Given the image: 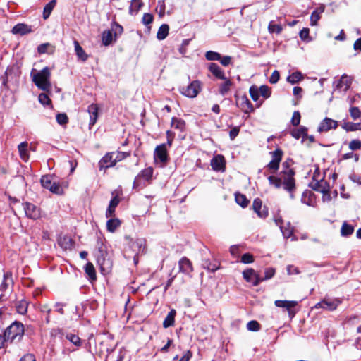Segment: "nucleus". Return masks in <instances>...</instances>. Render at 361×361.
I'll use <instances>...</instances> for the list:
<instances>
[{"instance_id":"nucleus-36","label":"nucleus","mask_w":361,"mask_h":361,"mask_svg":"<svg viewBox=\"0 0 361 361\" xmlns=\"http://www.w3.org/2000/svg\"><path fill=\"white\" fill-rule=\"evenodd\" d=\"M171 127L179 130L180 131H183L185 128V121L179 118L173 117L171 119Z\"/></svg>"},{"instance_id":"nucleus-26","label":"nucleus","mask_w":361,"mask_h":361,"mask_svg":"<svg viewBox=\"0 0 361 361\" xmlns=\"http://www.w3.org/2000/svg\"><path fill=\"white\" fill-rule=\"evenodd\" d=\"M88 112L90 114V126H92L95 124L98 116V107L96 104H91L88 106Z\"/></svg>"},{"instance_id":"nucleus-54","label":"nucleus","mask_w":361,"mask_h":361,"mask_svg":"<svg viewBox=\"0 0 361 361\" xmlns=\"http://www.w3.org/2000/svg\"><path fill=\"white\" fill-rule=\"evenodd\" d=\"M349 148L353 150H358L361 148V141L359 140H353L349 143Z\"/></svg>"},{"instance_id":"nucleus-11","label":"nucleus","mask_w":361,"mask_h":361,"mask_svg":"<svg viewBox=\"0 0 361 361\" xmlns=\"http://www.w3.org/2000/svg\"><path fill=\"white\" fill-rule=\"evenodd\" d=\"M341 303L339 298H324L319 302L314 305L315 309L322 308L329 311L335 310Z\"/></svg>"},{"instance_id":"nucleus-4","label":"nucleus","mask_w":361,"mask_h":361,"mask_svg":"<svg viewBox=\"0 0 361 361\" xmlns=\"http://www.w3.org/2000/svg\"><path fill=\"white\" fill-rule=\"evenodd\" d=\"M126 239L128 240V247L125 250L126 254H131L134 255L133 259L135 264L137 263V256L139 253H142L145 251V240L142 238H137L136 240H133L130 238L129 237H126Z\"/></svg>"},{"instance_id":"nucleus-18","label":"nucleus","mask_w":361,"mask_h":361,"mask_svg":"<svg viewBox=\"0 0 361 361\" xmlns=\"http://www.w3.org/2000/svg\"><path fill=\"white\" fill-rule=\"evenodd\" d=\"M252 207L254 211L257 214L260 218H265L268 216V209L266 207L262 208V200L259 198H256L253 201Z\"/></svg>"},{"instance_id":"nucleus-22","label":"nucleus","mask_w":361,"mask_h":361,"mask_svg":"<svg viewBox=\"0 0 361 361\" xmlns=\"http://www.w3.org/2000/svg\"><path fill=\"white\" fill-rule=\"evenodd\" d=\"M209 71L218 79H226L224 71L214 63H212L209 66Z\"/></svg>"},{"instance_id":"nucleus-58","label":"nucleus","mask_w":361,"mask_h":361,"mask_svg":"<svg viewBox=\"0 0 361 361\" xmlns=\"http://www.w3.org/2000/svg\"><path fill=\"white\" fill-rule=\"evenodd\" d=\"M203 267L204 269H207V270L210 271H215L219 269V266L216 264H212L211 262H209L208 261H205L203 264Z\"/></svg>"},{"instance_id":"nucleus-8","label":"nucleus","mask_w":361,"mask_h":361,"mask_svg":"<svg viewBox=\"0 0 361 361\" xmlns=\"http://www.w3.org/2000/svg\"><path fill=\"white\" fill-rule=\"evenodd\" d=\"M274 222L279 227L284 238H292V240H298L297 237L293 235L294 228L290 222L284 223L283 219L279 216L274 217Z\"/></svg>"},{"instance_id":"nucleus-9","label":"nucleus","mask_w":361,"mask_h":361,"mask_svg":"<svg viewBox=\"0 0 361 361\" xmlns=\"http://www.w3.org/2000/svg\"><path fill=\"white\" fill-rule=\"evenodd\" d=\"M202 90V83L199 80H193L188 86L180 89L181 94L188 98H195Z\"/></svg>"},{"instance_id":"nucleus-53","label":"nucleus","mask_w":361,"mask_h":361,"mask_svg":"<svg viewBox=\"0 0 361 361\" xmlns=\"http://www.w3.org/2000/svg\"><path fill=\"white\" fill-rule=\"evenodd\" d=\"M39 102L42 105H49L51 103V99L45 93H41L38 97Z\"/></svg>"},{"instance_id":"nucleus-31","label":"nucleus","mask_w":361,"mask_h":361,"mask_svg":"<svg viewBox=\"0 0 361 361\" xmlns=\"http://www.w3.org/2000/svg\"><path fill=\"white\" fill-rule=\"evenodd\" d=\"M313 195H314L311 191L305 190L302 195V203L310 207H314V201L312 197Z\"/></svg>"},{"instance_id":"nucleus-23","label":"nucleus","mask_w":361,"mask_h":361,"mask_svg":"<svg viewBox=\"0 0 361 361\" xmlns=\"http://www.w3.org/2000/svg\"><path fill=\"white\" fill-rule=\"evenodd\" d=\"M120 200L117 196L114 197L109 204V207L106 211V217L110 218L114 215L116 207L119 204Z\"/></svg>"},{"instance_id":"nucleus-40","label":"nucleus","mask_w":361,"mask_h":361,"mask_svg":"<svg viewBox=\"0 0 361 361\" xmlns=\"http://www.w3.org/2000/svg\"><path fill=\"white\" fill-rule=\"evenodd\" d=\"M111 31L112 32V33L114 35V40H116L117 37L118 36L121 35V34L123 33V27L121 25H119L118 23H116V22H114L111 25Z\"/></svg>"},{"instance_id":"nucleus-25","label":"nucleus","mask_w":361,"mask_h":361,"mask_svg":"<svg viewBox=\"0 0 361 361\" xmlns=\"http://www.w3.org/2000/svg\"><path fill=\"white\" fill-rule=\"evenodd\" d=\"M20 157L24 161H27L29 159L28 153V143L27 142H21L18 146Z\"/></svg>"},{"instance_id":"nucleus-63","label":"nucleus","mask_w":361,"mask_h":361,"mask_svg":"<svg viewBox=\"0 0 361 361\" xmlns=\"http://www.w3.org/2000/svg\"><path fill=\"white\" fill-rule=\"evenodd\" d=\"M310 30L308 28H303L300 32V37L302 40H307L309 37Z\"/></svg>"},{"instance_id":"nucleus-56","label":"nucleus","mask_w":361,"mask_h":361,"mask_svg":"<svg viewBox=\"0 0 361 361\" xmlns=\"http://www.w3.org/2000/svg\"><path fill=\"white\" fill-rule=\"evenodd\" d=\"M300 118H301V116H300V112L298 111H294L292 118H291V123L294 126H298L300 124Z\"/></svg>"},{"instance_id":"nucleus-33","label":"nucleus","mask_w":361,"mask_h":361,"mask_svg":"<svg viewBox=\"0 0 361 361\" xmlns=\"http://www.w3.org/2000/svg\"><path fill=\"white\" fill-rule=\"evenodd\" d=\"M75 51L77 56L82 61L87 59V54L85 53L82 47L80 45L79 42L76 40L74 41Z\"/></svg>"},{"instance_id":"nucleus-34","label":"nucleus","mask_w":361,"mask_h":361,"mask_svg":"<svg viewBox=\"0 0 361 361\" xmlns=\"http://www.w3.org/2000/svg\"><path fill=\"white\" fill-rule=\"evenodd\" d=\"M298 305V302L295 300H288L285 309L288 313L290 319L293 318L297 312L295 307Z\"/></svg>"},{"instance_id":"nucleus-57","label":"nucleus","mask_w":361,"mask_h":361,"mask_svg":"<svg viewBox=\"0 0 361 361\" xmlns=\"http://www.w3.org/2000/svg\"><path fill=\"white\" fill-rule=\"evenodd\" d=\"M153 16L150 13H146L143 15L142 21L144 25H149L153 22Z\"/></svg>"},{"instance_id":"nucleus-59","label":"nucleus","mask_w":361,"mask_h":361,"mask_svg":"<svg viewBox=\"0 0 361 361\" xmlns=\"http://www.w3.org/2000/svg\"><path fill=\"white\" fill-rule=\"evenodd\" d=\"M268 29L270 32H276L277 34H279L282 30L280 25L272 24V23H269Z\"/></svg>"},{"instance_id":"nucleus-35","label":"nucleus","mask_w":361,"mask_h":361,"mask_svg":"<svg viewBox=\"0 0 361 361\" xmlns=\"http://www.w3.org/2000/svg\"><path fill=\"white\" fill-rule=\"evenodd\" d=\"M85 271L88 276L90 281H95L97 279L96 271L94 265L91 262H88L85 266Z\"/></svg>"},{"instance_id":"nucleus-38","label":"nucleus","mask_w":361,"mask_h":361,"mask_svg":"<svg viewBox=\"0 0 361 361\" xmlns=\"http://www.w3.org/2000/svg\"><path fill=\"white\" fill-rule=\"evenodd\" d=\"M169 27L168 25H166V24L161 25L159 27L157 34V39L159 40L164 39L167 37V35L169 34Z\"/></svg>"},{"instance_id":"nucleus-48","label":"nucleus","mask_w":361,"mask_h":361,"mask_svg":"<svg viewBox=\"0 0 361 361\" xmlns=\"http://www.w3.org/2000/svg\"><path fill=\"white\" fill-rule=\"evenodd\" d=\"M111 154H113V159H114L115 164L118 161H120L124 159L127 156V154L126 152H111Z\"/></svg>"},{"instance_id":"nucleus-1","label":"nucleus","mask_w":361,"mask_h":361,"mask_svg":"<svg viewBox=\"0 0 361 361\" xmlns=\"http://www.w3.org/2000/svg\"><path fill=\"white\" fill-rule=\"evenodd\" d=\"M283 170L280 172L278 176H269L268 177L269 183L274 188L279 189L281 187L289 193L290 198H295V191L296 189L295 180L294 178L295 171L290 169L287 161L283 163Z\"/></svg>"},{"instance_id":"nucleus-61","label":"nucleus","mask_w":361,"mask_h":361,"mask_svg":"<svg viewBox=\"0 0 361 361\" xmlns=\"http://www.w3.org/2000/svg\"><path fill=\"white\" fill-rule=\"evenodd\" d=\"M320 15L313 11L310 16V25L314 26L317 24V22L320 19Z\"/></svg>"},{"instance_id":"nucleus-37","label":"nucleus","mask_w":361,"mask_h":361,"mask_svg":"<svg viewBox=\"0 0 361 361\" xmlns=\"http://www.w3.org/2000/svg\"><path fill=\"white\" fill-rule=\"evenodd\" d=\"M354 231L353 226L348 224L347 222H343L341 228V235L343 237H348L353 234Z\"/></svg>"},{"instance_id":"nucleus-17","label":"nucleus","mask_w":361,"mask_h":361,"mask_svg":"<svg viewBox=\"0 0 361 361\" xmlns=\"http://www.w3.org/2000/svg\"><path fill=\"white\" fill-rule=\"evenodd\" d=\"M154 158L159 160L161 163H164L168 159L166 145L162 144L157 146L154 151Z\"/></svg>"},{"instance_id":"nucleus-32","label":"nucleus","mask_w":361,"mask_h":361,"mask_svg":"<svg viewBox=\"0 0 361 361\" xmlns=\"http://www.w3.org/2000/svg\"><path fill=\"white\" fill-rule=\"evenodd\" d=\"M351 82H352V80L349 76H348L346 75H343L341 78V79L337 85V87L340 89H342L343 91H346L350 87V86L351 85Z\"/></svg>"},{"instance_id":"nucleus-51","label":"nucleus","mask_w":361,"mask_h":361,"mask_svg":"<svg viewBox=\"0 0 361 361\" xmlns=\"http://www.w3.org/2000/svg\"><path fill=\"white\" fill-rule=\"evenodd\" d=\"M258 90H259V94L264 98H268L270 97L271 92H270V89L268 86L262 85L259 87V89H258Z\"/></svg>"},{"instance_id":"nucleus-50","label":"nucleus","mask_w":361,"mask_h":361,"mask_svg":"<svg viewBox=\"0 0 361 361\" xmlns=\"http://www.w3.org/2000/svg\"><path fill=\"white\" fill-rule=\"evenodd\" d=\"M275 274V269L274 268L269 267L265 269L264 271V277H261L262 281L269 280L271 279Z\"/></svg>"},{"instance_id":"nucleus-45","label":"nucleus","mask_w":361,"mask_h":361,"mask_svg":"<svg viewBox=\"0 0 361 361\" xmlns=\"http://www.w3.org/2000/svg\"><path fill=\"white\" fill-rule=\"evenodd\" d=\"M342 128L347 131H356L358 130V123H354L352 122H344L342 124Z\"/></svg>"},{"instance_id":"nucleus-47","label":"nucleus","mask_w":361,"mask_h":361,"mask_svg":"<svg viewBox=\"0 0 361 361\" xmlns=\"http://www.w3.org/2000/svg\"><path fill=\"white\" fill-rule=\"evenodd\" d=\"M247 328L249 331H257L260 329V324L258 322L252 320L247 324Z\"/></svg>"},{"instance_id":"nucleus-28","label":"nucleus","mask_w":361,"mask_h":361,"mask_svg":"<svg viewBox=\"0 0 361 361\" xmlns=\"http://www.w3.org/2000/svg\"><path fill=\"white\" fill-rule=\"evenodd\" d=\"M121 221L118 218H111L106 222V229L110 233H114L120 227Z\"/></svg>"},{"instance_id":"nucleus-10","label":"nucleus","mask_w":361,"mask_h":361,"mask_svg":"<svg viewBox=\"0 0 361 361\" xmlns=\"http://www.w3.org/2000/svg\"><path fill=\"white\" fill-rule=\"evenodd\" d=\"M270 154L271 156V160L269 161V163L267 165L266 167L271 173H275L279 169V164L280 162L281 161L283 152L281 149L277 148L274 151L271 152Z\"/></svg>"},{"instance_id":"nucleus-6","label":"nucleus","mask_w":361,"mask_h":361,"mask_svg":"<svg viewBox=\"0 0 361 361\" xmlns=\"http://www.w3.org/2000/svg\"><path fill=\"white\" fill-rule=\"evenodd\" d=\"M309 185L312 190L322 193V199L324 200H325L326 193L329 192L331 188L329 183L323 177L319 178L315 175H313L312 180L310 183Z\"/></svg>"},{"instance_id":"nucleus-44","label":"nucleus","mask_w":361,"mask_h":361,"mask_svg":"<svg viewBox=\"0 0 361 361\" xmlns=\"http://www.w3.org/2000/svg\"><path fill=\"white\" fill-rule=\"evenodd\" d=\"M66 338L72 343H73L76 346H80L81 345V340L80 338L75 334H68L66 336Z\"/></svg>"},{"instance_id":"nucleus-27","label":"nucleus","mask_w":361,"mask_h":361,"mask_svg":"<svg viewBox=\"0 0 361 361\" xmlns=\"http://www.w3.org/2000/svg\"><path fill=\"white\" fill-rule=\"evenodd\" d=\"M290 135L295 139L304 138L307 136V128L305 126H300L290 130Z\"/></svg>"},{"instance_id":"nucleus-15","label":"nucleus","mask_w":361,"mask_h":361,"mask_svg":"<svg viewBox=\"0 0 361 361\" xmlns=\"http://www.w3.org/2000/svg\"><path fill=\"white\" fill-rule=\"evenodd\" d=\"M338 126V122L329 118H325L322 120L318 127V131L327 132L331 129H336Z\"/></svg>"},{"instance_id":"nucleus-5","label":"nucleus","mask_w":361,"mask_h":361,"mask_svg":"<svg viewBox=\"0 0 361 361\" xmlns=\"http://www.w3.org/2000/svg\"><path fill=\"white\" fill-rule=\"evenodd\" d=\"M153 176V169L148 167L141 171L135 178L133 182L134 189H140L146 185V183H150Z\"/></svg>"},{"instance_id":"nucleus-7","label":"nucleus","mask_w":361,"mask_h":361,"mask_svg":"<svg viewBox=\"0 0 361 361\" xmlns=\"http://www.w3.org/2000/svg\"><path fill=\"white\" fill-rule=\"evenodd\" d=\"M40 182L43 188L49 190L53 193L61 195L63 192L61 185L59 182L54 181L51 176H43Z\"/></svg>"},{"instance_id":"nucleus-24","label":"nucleus","mask_w":361,"mask_h":361,"mask_svg":"<svg viewBox=\"0 0 361 361\" xmlns=\"http://www.w3.org/2000/svg\"><path fill=\"white\" fill-rule=\"evenodd\" d=\"M224 82L219 87V92L222 96H226L230 92L233 82L230 79L226 77V79H222Z\"/></svg>"},{"instance_id":"nucleus-21","label":"nucleus","mask_w":361,"mask_h":361,"mask_svg":"<svg viewBox=\"0 0 361 361\" xmlns=\"http://www.w3.org/2000/svg\"><path fill=\"white\" fill-rule=\"evenodd\" d=\"M238 102L241 109L245 114H249L254 111V107L246 95H243L240 98H239V100Z\"/></svg>"},{"instance_id":"nucleus-62","label":"nucleus","mask_w":361,"mask_h":361,"mask_svg":"<svg viewBox=\"0 0 361 361\" xmlns=\"http://www.w3.org/2000/svg\"><path fill=\"white\" fill-rule=\"evenodd\" d=\"M279 78H280L279 72L278 71H274L269 78V82L271 84H275L279 81Z\"/></svg>"},{"instance_id":"nucleus-19","label":"nucleus","mask_w":361,"mask_h":361,"mask_svg":"<svg viewBox=\"0 0 361 361\" xmlns=\"http://www.w3.org/2000/svg\"><path fill=\"white\" fill-rule=\"evenodd\" d=\"M114 165L113 154L111 152L106 154L99 161V169L100 171L112 167Z\"/></svg>"},{"instance_id":"nucleus-46","label":"nucleus","mask_w":361,"mask_h":361,"mask_svg":"<svg viewBox=\"0 0 361 361\" xmlns=\"http://www.w3.org/2000/svg\"><path fill=\"white\" fill-rule=\"evenodd\" d=\"M251 98L253 101L257 102L259 98V92L257 87L252 85L250 87L249 90Z\"/></svg>"},{"instance_id":"nucleus-30","label":"nucleus","mask_w":361,"mask_h":361,"mask_svg":"<svg viewBox=\"0 0 361 361\" xmlns=\"http://www.w3.org/2000/svg\"><path fill=\"white\" fill-rule=\"evenodd\" d=\"M102 44L105 46L110 45L114 40V35L110 30H104L102 35Z\"/></svg>"},{"instance_id":"nucleus-16","label":"nucleus","mask_w":361,"mask_h":361,"mask_svg":"<svg viewBox=\"0 0 361 361\" xmlns=\"http://www.w3.org/2000/svg\"><path fill=\"white\" fill-rule=\"evenodd\" d=\"M32 31V26L25 23H18L11 30L12 34L21 36L30 34Z\"/></svg>"},{"instance_id":"nucleus-3","label":"nucleus","mask_w":361,"mask_h":361,"mask_svg":"<svg viewBox=\"0 0 361 361\" xmlns=\"http://www.w3.org/2000/svg\"><path fill=\"white\" fill-rule=\"evenodd\" d=\"M23 334L24 327L23 324L19 322H13L4 332V335L8 343L20 341Z\"/></svg>"},{"instance_id":"nucleus-52","label":"nucleus","mask_w":361,"mask_h":361,"mask_svg":"<svg viewBox=\"0 0 361 361\" xmlns=\"http://www.w3.org/2000/svg\"><path fill=\"white\" fill-rule=\"evenodd\" d=\"M350 114L353 119L356 120L360 117L361 111L357 107L353 106L350 109Z\"/></svg>"},{"instance_id":"nucleus-42","label":"nucleus","mask_w":361,"mask_h":361,"mask_svg":"<svg viewBox=\"0 0 361 361\" xmlns=\"http://www.w3.org/2000/svg\"><path fill=\"white\" fill-rule=\"evenodd\" d=\"M235 201L242 207H247L249 203V201L246 198L245 195L240 194V193L235 194Z\"/></svg>"},{"instance_id":"nucleus-39","label":"nucleus","mask_w":361,"mask_h":361,"mask_svg":"<svg viewBox=\"0 0 361 361\" xmlns=\"http://www.w3.org/2000/svg\"><path fill=\"white\" fill-rule=\"evenodd\" d=\"M56 0H51L50 2H49L48 4H47L44 8V11H43V18L44 19H47L51 13L52 12L54 8L56 6Z\"/></svg>"},{"instance_id":"nucleus-20","label":"nucleus","mask_w":361,"mask_h":361,"mask_svg":"<svg viewBox=\"0 0 361 361\" xmlns=\"http://www.w3.org/2000/svg\"><path fill=\"white\" fill-rule=\"evenodd\" d=\"M179 269L185 274H190L193 271L192 262L187 257H182L179 261Z\"/></svg>"},{"instance_id":"nucleus-43","label":"nucleus","mask_w":361,"mask_h":361,"mask_svg":"<svg viewBox=\"0 0 361 361\" xmlns=\"http://www.w3.org/2000/svg\"><path fill=\"white\" fill-rule=\"evenodd\" d=\"M205 58L208 61H219L221 59V54L214 51H207L205 53Z\"/></svg>"},{"instance_id":"nucleus-2","label":"nucleus","mask_w":361,"mask_h":361,"mask_svg":"<svg viewBox=\"0 0 361 361\" xmlns=\"http://www.w3.org/2000/svg\"><path fill=\"white\" fill-rule=\"evenodd\" d=\"M31 76L32 82L39 90L47 92L51 91V71L49 67H44L39 71L32 69Z\"/></svg>"},{"instance_id":"nucleus-55","label":"nucleus","mask_w":361,"mask_h":361,"mask_svg":"<svg viewBox=\"0 0 361 361\" xmlns=\"http://www.w3.org/2000/svg\"><path fill=\"white\" fill-rule=\"evenodd\" d=\"M253 261H254L253 255H251L250 253L243 254L241 257L240 262L243 264H250V263L253 262Z\"/></svg>"},{"instance_id":"nucleus-49","label":"nucleus","mask_w":361,"mask_h":361,"mask_svg":"<svg viewBox=\"0 0 361 361\" xmlns=\"http://www.w3.org/2000/svg\"><path fill=\"white\" fill-rule=\"evenodd\" d=\"M56 121L59 125H66L68 122V118L64 113L58 114L56 116Z\"/></svg>"},{"instance_id":"nucleus-60","label":"nucleus","mask_w":361,"mask_h":361,"mask_svg":"<svg viewBox=\"0 0 361 361\" xmlns=\"http://www.w3.org/2000/svg\"><path fill=\"white\" fill-rule=\"evenodd\" d=\"M59 244L60 245L65 248V249H67L68 247H71V245H72V240L71 238H67V237H64L63 238V240H61L60 242H59Z\"/></svg>"},{"instance_id":"nucleus-64","label":"nucleus","mask_w":361,"mask_h":361,"mask_svg":"<svg viewBox=\"0 0 361 361\" xmlns=\"http://www.w3.org/2000/svg\"><path fill=\"white\" fill-rule=\"evenodd\" d=\"M19 361H36V360L34 355L26 354L23 357H22Z\"/></svg>"},{"instance_id":"nucleus-29","label":"nucleus","mask_w":361,"mask_h":361,"mask_svg":"<svg viewBox=\"0 0 361 361\" xmlns=\"http://www.w3.org/2000/svg\"><path fill=\"white\" fill-rule=\"evenodd\" d=\"M176 314V312L174 309H172L169 311L163 322V326L164 328H168L174 325Z\"/></svg>"},{"instance_id":"nucleus-41","label":"nucleus","mask_w":361,"mask_h":361,"mask_svg":"<svg viewBox=\"0 0 361 361\" xmlns=\"http://www.w3.org/2000/svg\"><path fill=\"white\" fill-rule=\"evenodd\" d=\"M302 79V75L300 72H295L290 75L287 78V81L291 84H295L298 83L299 81H300Z\"/></svg>"},{"instance_id":"nucleus-13","label":"nucleus","mask_w":361,"mask_h":361,"mask_svg":"<svg viewBox=\"0 0 361 361\" xmlns=\"http://www.w3.org/2000/svg\"><path fill=\"white\" fill-rule=\"evenodd\" d=\"M243 276L247 282L251 283L255 286H258L261 282H262L261 277L253 269L251 268L243 271Z\"/></svg>"},{"instance_id":"nucleus-12","label":"nucleus","mask_w":361,"mask_h":361,"mask_svg":"<svg viewBox=\"0 0 361 361\" xmlns=\"http://www.w3.org/2000/svg\"><path fill=\"white\" fill-rule=\"evenodd\" d=\"M23 207L27 217L31 219H37L40 217V209L30 202H25Z\"/></svg>"},{"instance_id":"nucleus-14","label":"nucleus","mask_w":361,"mask_h":361,"mask_svg":"<svg viewBox=\"0 0 361 361\" xmlns=\"http://www.w3.org/2000/svg\"><path fill=\"white\" fill-rule=\"evenodd\" d=\"M211 166L214 171H224L226 168V161L224 156L221 154L214 156L211 160Z\"/></svg>"}]
</instances>
